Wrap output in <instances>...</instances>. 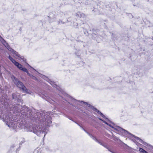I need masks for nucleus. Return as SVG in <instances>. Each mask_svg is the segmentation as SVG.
<instances>
[{
  "label": "nucleus",
  "instance_id": "3",
  "mask_svg": "<svg viewBox=\"0 0 153 153\" xmlns=\"http://www.w3.org/2000/svg\"><path fill=\"white\" fill-rule=\"evenodd\" d=\"M76 16L79 18L84 17L85 16V15L83 13H81L80 12H79L76 13Z\"/></svg>",
  "mask_w": 153,
  "mask_h": 153
},
{
  "label": "nucleus",
  "instance_id": "1",
  "mask_svg": "<svg viewBox=\"0 0 153 153\" xmlns=\"http://www.w3.org/2000/svg\"><path fill=\"white\" fill-rule=\"evenodd\" d=\"M9 59L20 70L26 72L27 74L30 76V74L28 73L27 70L25 68L23 67L22 65L16 62V60L14 59L12 57L9 56L8 57Z\"/></svg>",
  "mask_w": 153,
  "mask_h": 153
},
{
  "label": "nucleus",
  "instance_id": "8",
  "mask_svg": "<svg viewBox=\"0 0 153 153\" xmlns=\"http://www.w3.org/2000/svg\"><path fill=\"white\" fill-rule=\"evenodd\" d=\"M102 115V117H103V116H104V115H103L102 113H101Z\"/></svg>",
  "mask_w": 153,
  "mask_h": 153
},
{
  "label": "nucleus",
  "instance_id": "7",
  "mask_svg": "<svg viewBox=\"0 0 153 153\" xmlns=\"http://www.w3.org/2000/svg\"><path fill=\"white\" fill-rule=\"evenodd\" d=\"M32 79H36V78L35 77V76H34L33 75H32Z\"/></svg>",
  "mask_w": 153,
  "mask_h": 153
},
{
  "label": "nucleus",
  "instance_id": "4",
  "mask_svg": "<svg viewBox=\"0 0 153 153\" xmlns=\"http://www.w3.org/2000/svg\"><path fill=\"white\" fill-rule=\"evenodd\" d=\"M6 116H5V118L4 119V120L6 121L8 123L10 121V117L9 116H6V117H5Z\"/></svg>",
  "mask_w": 153,
  "mask_h": 153
},
{
  "label": "nucleus",
  "instance_id": "5",
  "mask_svg": "<svg viewBox=\"0 0 153 153\" xmlns=\"http://www.w3.org/2000/svg\"><path fill=\"white\" fill-rule=\"evenodd\" d=\"M12 97L13 99H16V94L15 93H13L12 94Z\"/></svg>",
  "mask_w": 153,
  "mask_h": 153
},
{
  "label": "nucleus",
  "instance_id": "2",
  "mask_svg": "<svg viewBox=\"0 0 153 153\" xmlns=\"http://www.w3.org/2000/svg\"><path fill=\"white\" fill-rule=\"evenodd\" d=\"M13 81L18 87L21 89L25 92H27V90L26 88L24 86L22 82L19 81L18 79L15 76H14Z\"/></svg>",
  "mask_w": 153,
  "mask_h": 153
},
{
  "label": "nucleus",
  "instance_id": "6",
  "mask_svg": "<svg viewBox=\"0 0 153 153\" xmlns=\"http://www.w3.org/2000/svg\"><path fill=\"white\" fill-rule=\"evenodd\" d=\"M117 128H115V129L117 130H118V131L121 130V128L120 127H117Z\"/></svg>",
  "mask_w": 153,
  "mask_h": 153
},
{
  "label": "nucleus",
  "instance_id": "9",
  "mask_svg": "<svg viewBox=\"0 0 153 153\" xmlns=\"http://www.w3.org/2000/svg\"><path fill=\"white\" fill-rule=\"evenodd\" d=\"M95 140H96V141H98L97 140V139L95 138Z\"/></svg>",
  "mask_w": 153,
  "mask_h": 153
}]
</instances>
